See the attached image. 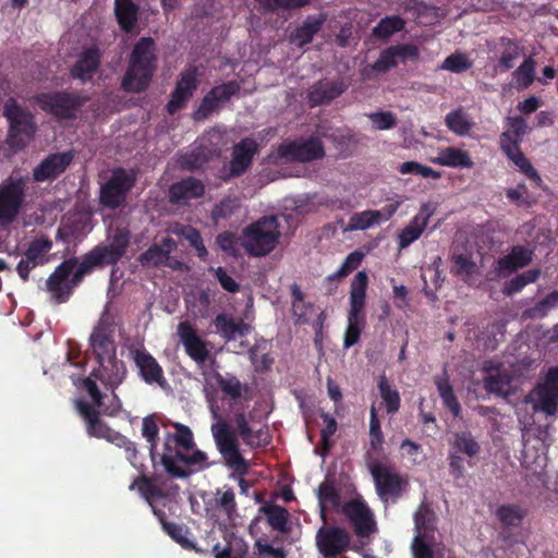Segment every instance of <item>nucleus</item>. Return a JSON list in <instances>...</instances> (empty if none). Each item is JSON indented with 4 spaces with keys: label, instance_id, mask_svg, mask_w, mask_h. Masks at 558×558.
<instances>
[{
    "label": "nucleus",
    "instance_id": "f257e3e1",
    "mask_svg": "<svg viewBox=\"0 0 558 558\" xmlns=\"http://www.w3.org/2000/svg\"><path fill=\"white\" fill-rule=\"evenodd\" d=\"M157 70V47L151 37H141L134 45L121 88L126 93L145 92Z\"/></svg>",
    "mask_w": 558,
    "mask_h": 558
},
{
    "label": "nucleus",
    "instance_id": "f03ea898",
    "mask_svg": "<svg viewBox=\"0 0 558 558\" xmlns=\"http://www.w3.org/2000/svg\"><path fill=\"white\" fill-rule=\"evenodd\" d=\"M90 271V267L83 257L81 263L77 262L76 257L63 260L46 280V289L50 294V301L57 305L66 303L85 275Z\"/></svg>",
    "mask_w": 558,
    "mask_h": 558
},
{
    "label": "nucleus",
    "instance_id": "7ed1b4c3",
    "mask_svg": "<svg viewBox=\"0 0 558 558\" xmlns=\"http://www.w3.org/2000/svg\"><path fill=\"white\" fill-rule=\"evenodd\" d=\"M368 276L365 271L355 274L350 287V308L348 313V326L344 332L343 347L349 349L360 340L361 332L366 323L365 304Z\"/></svg>",
    "mask_w": 558,
    "mask_h": 558
},
{
    "label": "nucleus",
    "instance_id": "20e7f679",
    "mask_svg": "<svg viewBox=\"0 0 558 558\" xmlns=\"http://www.w3.org/2000/svg\"><path fill=\"white\" fill-rule=\"evenodd\" d=\"M173 446V441L166 434L160 463L171 477L187 478L192 473L209 468L208 457L204 451L195 449L192 453H185Z\"/></svg>",
    "mask_w": 558,
    "mask_h": 558
},
{
    "label": "nucleus",
    "instance_id": "39448f33",
    "mask_svg": "<svg viewBox=\"0 0 558 558\" xmlns=\"http://www.w3.org/2000/svg\"><path fill=\"white\" fill-rule=\"evenodd\" d=\"M3 116L9 122L8 145L14 153L23 150L37 131L34 116L14 98L4 104Z\"/></svg>",
    "mask_w": 558,
    "mask_h": 558
},
{
    "label": "nucleus",
    "instance_id": "423d86ee",
    "mask_svg": "<svg viewBox=\"0 0 558 558\" xmlns=\"http://www.w3.org/2000/svg\"><path fill=\"white\" fill-rule=\"evenodd\" d=\"M243 247L251 256H266L272 252L280 238V225L276 216H264L244 229Z\"/></svg>",
    "mask_w": 558,
    "mask_h": 558
},
{
    "label": "nucleus",
    "instance_id": "0eeeda50",
    "mask_svg": "<svg viewBox=\"0 0 558 558\" xmlns=\"http://www.w3.org/2000/svg\"><path fill=\"white\" fill-rule=\"evenodd\" d=\"M88 99L77 92L66 90L39 93L34 97L43 111L60 121L75 120Z\"/></svg>",
    "mask_w": 558,
    "mask_h": 558
},
{
    "label": "nucleus",
    "instance_id": "6e6552de",
    "mask_svg": "<svg viewBox=\"0 0 558 558\" xmlns=\"http://www.w3.org/2000/svg\"><path fill=\"white\" fill-rule=\"evenodd\" d=\"M27 175H10L0 183V227L7 228L19 217L25 205Z\"/></svg>",
    "mask_w": 558,
    "mask_h": 558
},
{
    "label": "nucleus",
    "instance_id": "1a4fd4ad",
    "mask_svg": "<svg viewBox=\"0 0 558 558\" xmlns=\"http://www.w3.org/2000/svg\"><path fill=\"white\" fill-rule=\"evenodd\" d=\"M213 416L219 418L211 426V433L218 451L226 461V464L240 475H244L248 471V462L240 452L239 441L232 428L223 421L217 410L211 409Z\"/></svg>",
    "mask_w": 558,
    "mask_h": 558
},
{
    "label": "nucleus",
    "instance_id": "9d476101",
    "mask_svg": "<svg viewBox=\"0 0 558 558\" xmlns=\"http://www.w3.org/2000/svg\"><path fill=\"white\" fill-rule=\"evenodd\" d=\"M107 244H98L83 255L84 260L93 270L96 267L113 266L125 255L131 242V232L128 228H116L107 238Z\"/></svg>",
    "mask_w": 558,
    "mask_h": 558
},
{
    "label": "nucleus",
    "instance_id": "9b49d317",
    "mask_svg": "<svg viewBox=\"0 0 558 558\" xmlns=\"http://www.w3.org/2000/svg\"><path fill=\"white\" fill-rule=\"evenodd\" d=\"M535 413L556 416L558 411V366L548 368L543 381L537 383L527 396Z\"/></svg>",
    "mask_w": 558,
    "mask_h": 558
},
{
    "label": "nucleus",
    "instance_id": "f8f14e48",
    "mask_svg": "<svg viewBox=\"0 0 558 558\" xmlns=\"http://www.w3.org/2000/svg\"><path fill=\"white\" fill-rule=\"evenodd\" d=\"M368 470L373 476L376 493L381 500L398 499L401 497L408 482L388 463L374 460L368 463Z\"/></svg>",
    "mask_w": 558,
    "mask_h": 558
},
{
    "label": "nucleus",
    "instance_id": "ddd939ff",
    "mask_svg": "<svg viewBox=\"0 0 558 558\" xmlns=\"http://www.w3.org/2000/svg\"><path fill=\"white\" fill-rule=\"evenodd\" d=\"M315 544L325 558H337L349 550L351 535L344 527L327 524L326 520L316 532Z\"/></svg>",
    "mask_w": 558,
    "mask_h": 558
},
{
    "label": "nucleus",
    "instance_id": "4468645a",
    "mask_svg": "<svg viewBox=\"0 0 558 558\" xmlns=\"http://www.w3.org/2000/svg\"><path fill=\"white\" fill-rule=\"evenodd\" d=\"M113 317L105 312L89 336V347L96 361L117 356Z\"/></svg>",
    "mask_w": 558,
    "mask_h": 558
},
{
    "label": "nucleus",
    "instance_id": "2eb2a0df",
    "mask_svg": "<svg viewBox=\"0 0 558 558\" xmlns=\"http://www.w3.org/2000/svg\"><path fill=\"white\" fill-rule=\"evenodd\" d=\"M134 184V174L123 168L114 169L109 180L100 187V203L106 208L117 209L125 202Z\"/></svg>",
    "mask_w": 558,
    "mask_h": 558
},
{
    "label": "nucleus",
    "instance_id": "dca6fc26",
    "mask_svg": "<svg viewBox=\"0 0 558 558\" xmlns=\"http://www.w3.org/2000/svg\"><path fill=\"white\" fill-rule=\"evenodd\" d=\"M277 155L286 161L311 162L325 156L324 144L320 138L310 136L305 141L282 143L277 148Z\"/></svg>",
    "mask_w": 558,
    "mask_h": 558
},
{
    "label": "nucleus",
    "instance_id": "f3484780",
    "mask_svg": "<svg viewBox=\"0 0 558 558\" xmlns=\"http://www.w3.org/2000/svg\"><path fill=\"white\" fill-rule=\"evenodd\" d=\"M140 475L130 484V490H137L143 499L148 504L151 508L154 515L158 519L161 526L163 527L165 523H169L167 520V514L163 510L158 509L155 506V501L158 499H163L167 497L166 492L162 487H160L153 476H148L146 474V468L144 464H141L137 468Z\"/></svg>",
    "mask_w": 558,
    "mask_h": 558
},
{
    "label": "nucleus",
    "instance_id": "a211bd4d",
    "mask_svg": "<svg viewBox=\"0 0 558 558\" xmlns=\"http://www.w3.org/2000/svg\"><path fill=\"white\" fill-rule=\"evenodd\" d=\"M75 157L73 150L48 154L34 169L33 180L37 183L53 182L71 166Z\"/></svg>",
    "mask_w": 558,
    "mask_h": 558
},
{
    "label": "nucleus",
    "instance_id": "6ab92c4d",
    "mask_svg": "<svg viewBox=\"0 0 558 558\" xmlns=\"http://www.w3.org/2000/svg\"><path fill=\"white\" fill-rule=\"evenodd\" d=\"M197 76L198 73L196 66H190L180 74L175 87L171 93L170 100L166 106L169 114H175L186 106V102L192 98L194 92L198 87Z\"/></svg>",
    "mask_w": 558,
    "mask_h": 558
},
{
    "label": "nucleus",
    "instance_id": "aec40b11",
    "mask_svg": "<svg viewBox=\"0 0 558 558\" xmlns=\"http://www.w3.org/2000/svg\"><path fill=\"white\" fill-rule=\"evenodd\" d=\"M52 247V241L46 236L34 239L23 257L16 266V271L23 281L29 279V272L39 265H44L46 262V255Z\"/></svg>",
    "mask_w": 558,
    "mask_h": 558
},
{
    "label": "nucleus",
    "instance_id": "412c9836",
    "mask_svg": "<svg viewBox=\"0 0 558 558\" xmlns=\"http://www.w3.org/2000/svg\"><path fill=\"white\" fill-rule=\"evenodd\" d=\"M96 362L98 366L90 372L92 376L98 379L106 389L116 390L126 376L125 363L117 356Z\"/></svg>",
    "mask_w": 558,
    "mask_h": 558
},
{
    "label": "nucleus",
    "instance_id": "4be33fe9",
    "mask_svg": "<svg viewBox=\"0 0 558 558\" xmlns=\"http://www.w3.org/2000/svg\"><path fill=\"white\" fill-rule=\"evenodd\" d=\"M342 512L352 523L357 536L366 537L375 530L373 513L365 502L350 500L342 507Z\"/></svg>",
    "mask_w": 558,
    "mask_h": 558
},
{
    "label": "nucleus",
    "instance_id": "5701e85b",
    "mask_svg": "<svg viewBox=\"0 0 558 558\" xmlns=\"http://www.w3.org/2000/svg\"><path fill=\"white\" fill-rule=\"evenodd\" d=\"M177 335L183 344L186 354L197 363H204L208 357L206 342L198 336L196 328L189 322H180Z\"/></svg>",
    "mask_w": 558,
    "mask_h": 558
},
{
    "label": "nucleus",
    "instance_id": "b1692460",
    "mask_svg": "<svg viewBox=\"0 0 558 558\" xmlns=\"http://www.w3.org/2000/svg\"><path fill=\"white\" fill-rule=\"evenodd\" d=\"M101 62V52L93 46L84 49L70 69V75L81 83L89 82L98 71Z\"/></svg>",
    "mask_w": 558,
    "mask_h": 558
},
{
    "label": "nucleus",
    "instance_id": "393cba45",
    "mask_svg": "<svg viewBox=\"0 0 558 558\" xmlns=\"http://www.w3.org/2000/svg\"><path fill=\"white\" fill-rule=\"evenodd\" d=\"M348 86L342 78L336 81L320 80L313 84L307 94L308 104L312 108L328 105L341 96Z\"/></svg>",
    "mask_w": 558,
    "mask_h": 558
},
{
    "label": "nucleus",
    "instance_id": "a878e982",
    "mask_svg": "<svg viewBox=\"0 0 558 558\" xmlns=\"http://www.w3.org/2000/svg\"><path fill=\"white\" fill-rule=\"evenodd\" d=\"M134 362L138 368L141 378L147 385H158L162 389L168 386L162 367L150 353L146 351H136Z\"/></svg>",
    "mask_w": 558,
    "mask_h": 558
},
{
    "label": "nucleus",
    "instance_id": "bb28decb",
    "mask_svg": "<svg viewBox=\"0 0 558 558\" xmlns=\"http://www.w3.org/2000/svg\"><path fill=\"white\" fill-rule=\"evenodd\" d=\"M76 409L86 424L88 436L95 438L108 439L113 429L100 418L99 409H95L90 403L78 400Z\"/></svg>",
    "mask_w": 558,
    "mask_h": 558
},
{
    "label": "nucleus",
    "instance_id": "cd10ccee",
    "mask_svg": "<svg viewBox=\"0 0 558 558\" xmlns=\"http://www.w3.org/2000/svg\"><path fill=\"white\" fill-rule=\"evenodd\" d=\"M205 194V185L194 177L184 178L171 184L169 189V201L172 204L184 205L189 201L199 198Z\"/></svg>",
    "mask_w": 558,
    "mask_h": 558
},
{
    "label": "nucleus",
    "instance_id": "c85d7f7f",
    "mask_svg": "<svg viewBox=\"0 0 558 558\" xmlns=\"http://www.w3.org/2000/svg\"><path fill=\"white\" fill-rule=\"evenodd\" d=\"M216 333H218L226 342L234 341L250 333L251 325L241 318L220 313L213 320Z\"/></svg>",
    "mask_w": 558,
    "mask_h": 558
},
{
    "label": "nucleus",
    "instance_id": "c756f323",
    "mask_svg": "<svg viewBox=\"0 0 558 558\" xmlns=\"http://www.w3.org/2000/svg\"><path fill=\"white\" fill-rule=\"evenodd\" d=\"M177 248L178 244L172 238H163L160 244H153L138 256V262L143 267H165L169 259V255Z\"/></svg>",
    "mask_w": 558,
    "mask_h": 558
},
{
    "label": "nucleus",
    "instance_id": "7c9ffc66",
    "mask_svg": "<svg viewBox=\"0 0 558 558\" xmlns=\"http://www.w3.org/2000/svg\"><path fill=\"white\" fill-rule=\"evenodd\" d=\"M433 210L429 205L425 204L421 207L418 214H416L405 226L398 235L399 248H405L416 241L423 231L425 230Z\"/></svg>",
    "mask_w": 558,
    "mask_h": 558
},
{
    "label": "nucleus",
    "instance_id": "2f4dec72",
    "mask_svg": "<svg viewBox=\"0 0 558 558\" xmlns=\"http://www.w3.org/2000/svg\"><path fill=\"white\" fill-rule=\"evenodd\" d=\"M432 162L450 168L472 169L474 161L469 151L458 147L449 146L438 150Z\"/></svg>",
    "mask_w": 558,
    "mask_h": 558
},
{
    "label": "nucleus",
    "instance_id": "473e14b6",
    "mask_svg": "<svg viewBox=\"0 0 558 558\" xmlns=\"http://www.w3.org/2000/svg\"><path fill=\"white\" fill-rule=\"evenodd\" d=\"M257 153V144L251 138H244L233 148L231 160V173L241 175L251 166L254 155Z\"/></svg>",
    "mask_w": 558,
    "mask_h": 558
},
{
    "label": "nucleus",
    "instance_id": "72a5a7b5",
    "mask_svg": "<svg viewBox=\"0 0 558 558\" xmlns=\"http://www.w3.org/2000/svg\"><path fill=\"white\" fill-rule=\"evenodd\" d=\"M258 512L265 515L267 524L271 527V530L281 534H287L290 532V514L284 507L272 502H265L258 509Z\"/></svg>",
    "mask_w": 558,
    "mask_h": 558
},
{
    "label": "nucleus",
    "instance_id": "f704fd0d",
    "mask_svg": "<svg viewBox=\"0 0 558 558\" xmlns=\"http://www.w3.org/2000/svg\"><path fill=\"white\" fill-rule=\"evenodd\" d=\"M325 17L323 15H308L303 23L298 26L291 34L290 40L298 47L310 44L314 36L320 31Z\"/></svg>",
    "mask_w": 558,
    "mask_h": 558
},
{
    "label": "nucleus",
    "instance_id": "c9c22d12",
    "mask_svg": "<svg viewBox=\"0 0 558 558\" xmlns=\"http://www.w3.org/2000/svg\"><path fill=\"white\" fill-rule=\"evenodd\" d=\"M434 384L437 388L439 397L446 409H448L454 417L461 414V404L454 395L453 386L450 384L449 376L445 369L441 375L434 378Z\"/></svg>",
    "mask_w": 558,
    "mask_h": 558
},
{
    "label": "nucleus",
    "instance_id": "e433bc0d",
    "mask_svg": "<svg viewBox=\"0 0 558 558\" xmlns=\"http://www.w3.org/2000/svg\"><path fill=\"white\" fill-rule=\"evenodd\" d=\"M138 5L133 0H114V14L120 28L131 33L138 20Z\"/></svg>",
    "mask_w": 558,
    "mask_h": 558
},
{
    "label": "nucleus",
    "instance_id": "4c0bfd02",
    "mask_svg": "<svg viewBox=\"0 0 558 558\" xmlns=\"http://www.w3.org/2000/svg\"><path fill=\"white\" fill-rule=\"evenodd\" d=\"M532 251L522 245H515L510 253L497 260L499 271L512 272L527 266L532 262Z\"/></svg>",
    "mask_w": 558,
    "mask_h": 558
},
{
    "label": "nucleus",
    "instance_id": "58836bf2",
    "mask_svg": "<svg viewBox=\"0 0 558 558\" xmlns=\"http://www.w3.org/2000/svg\"><path fill=\"white\" fill-rule=\"evenodd\" d=\"M488 372L484 378V388L487 392L494 393L500 397H508L511 393V381L512 377L505 371L495 368L494 373L490 368L485 367Z\"/></svg>",
    "mask_w": 558,
    "mask_h": 558
},
{
    "label": "nucleus",
    "instance_id": "ea45409f",
    "mask_svg": "<svg viewBox=\"0 0 558 558\" xmlns=\"http://www.w3.org/2000/svg\"><path fill=\"white\" fill-rule=\"evenodd\" d=\"M214 377L221 392L234 403L242 398L243 392L248 390L247 385L242 384L233 374L227 373L222 375L216 373Z\"/></svg>",
    "mask_w": 558,
    "mask_h": 558
},
{
    "label": "nucleus",
    "instance_id": "a19ab883",
    "mask_svg": "<svg viewBox=\"0 0 558 558\" xmlns=\"http://www.w3.org/2000/svg\"><path fill=\"white\" fill-rule=\"evenodd\" d=\"M377 387H378V391H379L380 398L383 400V403L385 404L387 413L388 414L397 413L401 405L400 393L396 388H393L390 385V383L385 374H381L378 377Z\"/></svg>",
    "mask_w": 558,
    "mask_h": 558
},
{
    "label": "nucleus",
    "instance_id": "79ce46f5",
    "mask_svg": "<svg viewBox=\"0 0 558 558\" xmlns=\"http://www.w3.org/2000/svg\"><path fill=\"white\" fill-rule=\"evenodd\" d=\"M450 446V450L459 454L463 453L470 459L476 457L481 451L480 444L470 432L456 433Z\"/></svg>",
    "mask_w": 558,
    "mask_h": 558
},
{
    "label": "nucleus",
    "instance_id": "37998d69",
    "mask_svg": "<svg viewBox=\"0 0 558 558\" xmlns=\"http://www.w3.org/2000/svg\"><path fill=\"white\" fill-rule=\"evenodd\" d=\"M556 307H558V290L548 293L533 306L524 310L523 316L530 319L543 318Z\"/></svg>",
    "mask_w": 558,
    "mask_h": 558
},
{
    "label": "nucleus",
    "instance_id": "c03bdc74",
    "mask_svg": "<svg viewBox=\"0 0 558 558\" xmlns=\"http://www.w3.org/2000/svg\"><path fill=\"white\" fill-rule=\"evenodd\" d=\"M318 500L320 505V518L327 520L325 505L328 504L333 508H338L341 502L340 494L335 484L329 481L323 482L318 487Z\"/></svg>",
    "mask_w": 558,
    "mask_h": 558
},
{
    "label": "nucleus",
    "instance_id": "a18cd8bd",
    "mask_svg": "<svg viewBox=\"0 0 558 558\" xmlns=\"http://www.w3.org/2000/svg\"><path fill=\"white\" fill-rule=\"evenodd\" d=\"M416 535L432 536L435 530V514L430 508L422 504L414 513Z\"/></svg>",
    "mask_w": 558,
    "mask_h": 558
},
{
    "label": "nucleus",
    "instance_id": "49530a36",
    "mask_svg": "<svg viewBox=\"0 0 558 558\" xmlns=\"http://www.w3.org/2000/svg\"><path fill=\"white\" fill-rule=\"evenodd\" d=\"M500 45L502 50L498 61L499 66L502 70L508 71L514 66L515 61L521 56V49L515 40L507 37L500 38Z\"/></svg>",
    "mask_w": 558,
    "mask_h": 558
},
{
    "label": "nucleus",
    "instance_id": "de8ad7c7",
    "mask_svg": "<svg viewBox=\"0 0 558 558\" xmlns=\"http://www.w3.org/2000/svg\"><path fill=\"white\" fill-rule=\"evenodd\" d=\"M497 518L507 527H519L526 511L518 505H502L497 509Z\"/></svg>",
    "mask_w": 558,
    "mask_h": 558
},
{
    "label": "nucleus",
    "instance_id": "09e8293b",
    "mask_svg": "<svg viewBox=\"0 0 558 558\" xmlns=\"http://www.w3.org/2000/svg\"><path fill=\"white\" fill-rule=\"evenodd\" d=\"M380 222V214L377 210L367 209L353 214L344 231L366 230Z\"/></svg>",
    "mask_w": 558,
    "mask_h": 558
},
{
    "label": "nucleus",
    "instance_id": "8fccbe9b",
    "mask_svg": "<svg viewBox=\"0 0 558 558\" xmlns=\"http://www.w3.org/2000/svg\"><path fill=\"white\" fill-rule=\"evenodd\" d=\"M541 276V270L537 268L529 269L522 274L517 275L511 280L507 281L504 287L506 295H513L519 293L524 287L535 282Z\"/></svg>",
    "mask_w": 558,
    "mask_h": 558
},
{
    "label": "nucleus",
    "instance_id": "3c124183",
    "mask_svg": "<svg viewBox=\"0 0 558 558\" xmlns=\"http://www.w3.org/2000/svg\"><path fill=\"white\" fill-rule=\"evenodd\" d=\"M292 296V314L296 319V323L302 324L307 322V315L312 310L313 305L305 302V294L301 291L296 283L291 286Z\"/></svg>",
    "mask_w": 558,
    "mask_h": 558
},
{
    "label": "nucleus",
    "instance_id": "603ef678",
    "mask_svg": "<svg viewBox=\"0 0 558 558\" xmlns=\"http://www.w3.org/2000/svg\"><path fill=\"white\" fill-rule=\"evenodd\" d=\"M238 433L243 442L251 448L266 447L270 442V435L267 426H263L254 430L248 424L245 426V430L240 429Z\"/></svg>",
    "mask_w": 558,
    "mask_h": 558
},
{
    "label": "nucleus",
    "instance_id": "864d4df0",
    "mask_svg": "<svg viewBox=\"0 0 558 558\" xmlns=\"http://www.w3.org/2000/svg\"><path fill=\"white\" fill-rule=\"evenodd\" d=\"M142 436L149 444V456L155 463L157 457V440L159 436V426L154 415H147L142 422Z\"/></svg>",
    "mask_w": 558,
    "mask_h": 558
},
{
    "label": "nucleus",
    "instance_id": "5fc2aeb1",
    "mask_svg": "<svg viewBox=\"0 0 558 558\" xmlns=\"http://www.w3.org/2000/svg\"><path fill=\"white\" fill-rule=\"evenodd\" d=\"M175 433H167L174 444V447L187 453L195 447L194 436L191 428L184 424H173Z\"/></svg>",
    "mask_w": 558,
    "mask_h": 558
},
{
    "label": "nucleus",
    "instance_id": "6e6d98bb",
    "mask_svg": "<svg viewBox=\"0 0 558 558\" xmlns=\"http://www.w3.org/2000/svg\"><path fill=\"white\" fill-rule=\"evenodd\" d=\"M535 61L532 58L525 59L512 73L518 89H525L534 82Z\"/></svg>",
    "mask_w": 558,
    "mask_h": 558
},
{
    "label": "nucleus",
    "instance_id": "4d7b16f0",
    "mask_svg": "<svg viewBox=\"0 0 558 558\" xmlns=\"http://www.w3.org/2000/svg\"><path fill=\"white\" fill-rule=\"evenodd\" d=\"M404 27V21L398 16H386L373 28L374 36L378 38H388Z\"/></svg>",
    "mask_w": 558,
    "mask_h": 558
},
{
    "label": "nucleus",
    "instance_id": "13d9d810",
    "mask_svg": "<svg viewBox=\"0 0 558 558\" xmlns=\"http://www.w3.org/2000/svg\"><path fill=\"white\" fill-rule=\"evenodd\" d=\"M445 122L450 131L460 136L468 134L472 126L462 109L450 111L446 116Z\"/></svg>",
    "mask_w": 558,
    "mask_h": 558
},
{
    "label": "nucleus",
    "instance_id": "bf43d9fd",
    "mask_svg": "<svg viewBox=\"0 0 558 558\" xmlns=\"http://www.w3.org/2000/svg\"><path fill=\"white\" fill-rule=\"evenodd\" d=\"M266 12H278L279 10L300 9L310 3V0H255Z\"/></svg>",
    "mask_w": 558,
    "mask_h": 558
},
{
    "label": "nucleus",
    "instance_id": "052dcab7",
    "mask_svg": "<svg viewBox=\"0 0 558 558\" xmlns=\"http://www.w3.org/2000/svg\"><path fill=\"white\" fill-rule=\"evenodd\" d=\"M398 171L401 174H416L422 178H432L435 180L441 177L440 172L417 161H405L399 166Z\"/></svg>",
    "mask_w": 558,
    "mask_h": 558
},
{
    "label": "nucleus",
    "instance_id": "680f3d73",
    "mask_svg": "<svg viewBox=\"0 0 558 558\" xmlns=\"http://www.w3.org/2000/svg\"><path fill=\"white\" fill-rule=\"evenodd\" d=\"M170 232L186 240L193 248L204 242L199 230L191 225L174 223Z\"/></svg>",
    "mask_w": 558,
    "mask_h": 558
},
{
    "label": "nucleus",
    "instance_id": "e2e57ef3",
    "mask_svg": "<svg viewBox=\"0 0 558 558\" xmlns=\"http://www.w3.org/2000/svg\"><path fill=\"white\" fill-rule=\"evenodd\" d=\"M170 232L186 240L193 248L204 242L199 230L191 225L174 223Z\"/></svg>",
    "mask_w": 558,
    "mask_h": 558
},
{
    "label": "nucleus",
    "instance_id": "0e129e2a",
    "mask_svg": "<svg viewBox=\"0 0 558 558\" xmlns=\"http://www.w3.org/2000/svg\"><path fill=\"white\" fill-rule=\"evenodd\" d=\"M170 232L186 240L193 248L204 242L199 230L191 225L174 223Z\"/></svg>",
    "mask_w": 558,
    "mask_h": 558
},
{
    "label": "nucleus",
    "instance_id": "69168bd1",
    "mask_svg": "<svg viewBox=\"0 0 558 558\" xmlns=\"http://www.w3.org/2000/svg\"><path fill=\"white\" fill-rule=\"evenodd\" d=\"M170 232L186 240L193 248L204 242L199 230L191 225L174 223Z\"/></svg>",
    "mask_w": 558,
    "mask_h": 558
},
{
    "label": "nucleus",
    "instance_id": "338daca9",
    "mask_svg": "<svg viewBox=\"0 0 558 558\" xmlns=\"http://www.w3.org/2000/svg\"><path fill=\"white\" fill-rule=\"evenodd\" d=\"M239 208V203L235 198L226 197L220 201L211 210V219L215 222L230 218Z\"/></svg>",
    "mask_w": 558,
    "mask_h": 558
},
{
    "label": "nucleus",
    "instance_id": "774afa93",
    "mask_svg": "<svg viewBox=\"0 0 558 558\" xmlns=\"http://www.w3.org/2000/svg\"><path fill=\"white\" fill-rule=\"evenodd\" d=\"M452 260L453 267L451 272L454 276L462 277L463 279L473 275L476 269V264L472 260L471 257L464 254L453 255Z\"/></svg>",
    "mask_w": 558,
    "mask_h": 558
}]
</instances>
